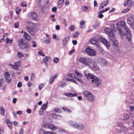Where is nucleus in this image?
Wrapping results in <instances>:
<instances>
[{
	"label": "nucleus",
	"mask_w": 134,
	"mask_h": 134,
	"mask_svg": "<svg viewBox=\"0 0 134 134\" xmlns=\"http://www.w3.org/2000/svg\"><path fill=\"white\" fill-rule=\"evenodd\" d=\"M90 42L92 44L96 45L97 48L99 46L100 43L97 39L94 38L91 40Z\"/></svg>",
	"instance_id": "obj_13"
},
{
	"label": "nucleus",
	"mask_w": 134,
	"mask_h": 134,
	"mask_svg": "<svg viewBox=\"0 0 134 134\" xmlns=\"http://www.w3.org/2000/svg\"><path fill=\"white\" fill-rule=\"evenodd\" d=\"M84 127V125L83 124L81 123H77L76 128L79 130H81L83 129Z\"/></svg>",
	"instance_id": "obj_19"
},
{
	"label": "nucleus",
	"mask_w": 134,
	"mask_h": 134,
	"mask_svg": "<svg viewBox=\"0 0 134 134\" xmlns=\"http://www.w3.org/2000/svg\"><path fill=\"white\" fill-rule=\"evenodd\" d=\"M84 95L88 98V100L92 102L94 101L95 98L94 95L91 92L87 91H85L84 93Z\"/></svg>",
	"instance_id": "obj_7"
},
{
	"label": "nucleus",
	"mask_w": 134,
	"mask_h": 134,
	"mask_svg": "<svg viewBox=\"0 0 134 134\" xmlns=\"http://www.w3.org/2000/svg\"><path fill=\"white\" fill-rule=\"evenodd\" d=\"M1 114L2 115H4L5 114V109L3 107H0Z\"/></svg>",
	"instance_id": "obj_32"
},
{
	"label": "nucleus",
	"mask_w": 134,
	"mask_h": 134,
	"mask_svg": "<svg viewBox=\"0 0 134 134\" xmlns=\"http://www.w3.org/2000/svg\"><path fill=\"white\" fill-rule=\"evenodd\" d=\"M130 10V9L129 8H127L126 9H125V10H123L122 12V13H125L128 12Z\"/></svg>",
	"instance_id": "obj_50"
},
{
	"label": "nucleus",
	"mask_w": 134,
	"mask_h": 134,
	"mask_svg": "<svg viewBox=\"0 0 134 134\" xmlns=\"http://www.w3.org/2000/svg\"><path fill=\"white\" fill-rule=\"evenodd\" d=\"M44 110H43V109H40V110L39 111V114L40 115H42L43 113V111Z\"/></svg>",
	"instance_id": "obj_56"
},
{
	"label": "nucleus",
	"mask_w": 134,
	"mask_h": 134,
	"mask_svg": "<svg viewBox=\"0 0 134 134\" xmlns=\"http://www.w3.org/2000/svg\"><path fill=\"white\" fill-rule=\"evenodd\" d=\"M32 46L33 47L36 48V42L35 41H32Z\"/></svg>",
	"instance_id": "obj_44"
},
{
	"label": "nucleus",
	"mask_w": 134,
	"mask_h": 134,
	"mask_svg": "<svg viewBox=\"0 0 134 134\" xmlns=\"http://www.w3.org/2000/svg\"><path fill=\"white\" fill-rule=\"evenodd\" d=\"M35 77V74L34 73H32L31 75V80H33Z\"/></svg>",
	"instance_id": "obj_47"
},
{
	"label": "nucleus",
	"mask_w": 134,
	"mask_h": 134,
	"mask_svg": "<svg viewBox=\"0 0 134 134\" xmlns=\"http://www.w3.org/2000/svg\"><path fill=\"white\" fill-rule=\"evenodd\" d=\"M64 94L65 96L68 97H71L73 96H77V94L76 93H65Z\"/></svg>",
	"instance_id": "obj_27"
},
{
	"label": "nucleus",
	"mask_w": 134,
	"mask_h": 134,
	"mask_svg": "<svg viewBox=\"0 0 134 134\" xmlns=\"http://www.w3.org/2000/svg\"><path fill=\"white\" fill-rule=\"evenodd\" d=\"M18 44L20 48L24 49L25 51H29L31 48L30 45L26 42L24 43L23 39L19 41Z\"/></svg>",
	"instance_id": "obj_4"
},
{
	"label": "nucleus",
	"mask_w": 134,
	"mask_h": 134,
	"mask_svg": "<svg viewBox=\"0 0 134 134\" xmlns=\"http://www.w3.org/2000/svg\"><path fill=\"white\" fill-rule=\"evenodd\" d=\"M113 44L114 46L116 47L118 46V43L116 40H113L112 41Z\"/></svg>",
	"instance_id": "obj_33"
},
{
	"label": "nucleus",
	"mask_w": 134,
	"mask_h": 134,
	"mask_svg": "<svg viewBox=\"0 0 134 134\" xmlns=\"http://www.w3.org/2000/svg\"><path fill=\"white\" fill-rule=\"evenodd\" d=\"M58 75V74H55L54 75L52 76V79L54 80L56 78L57 76Z\"/></svg>",
	"instance_id": "obj_53"
},
{
	"label": "nucleus",
	"mask_w": 134,
	"mask_h": 134,
	"mask_svg": "<svg viewBox=\"0 0 134 134\" xmlns=\"http://www.w3.org/2000/svg\"><path fill=\"white\" fill-rule=\"evenodd\" d=\"M90 67L92 68V69L95 70H97L99 69L97 65H94V63H93V65Z\"/></svg>",
	"instance_id": "obj_30"
},
{
	"label": "nucleus",
	"mask_w": 134,
	"mask_h": 134,
	"mask_svg": "<svg viewBox=\"0 0 134 134\" xmlns=\"http://www.w3.org/2000/svg\"><path fill=\"white\" fill-rule=\"evenodd\" d=\"M6 122L9 128L11 129L12 127V124L10 121L9 119H7Z\"/></svg>",
	"instance_id": "obj_25"
},
{
	"label": "nucleus",
	"mask_w": 134,
	"mask_h": 134,
	"mask_svg": "<svg viewBox=\"0 0 134 134\" xmlns=\"http://www.w3.org/2000/svg\"><path fill=\"white\" fill-rule=\"evenodd\" d=\"M111 29H110L109 28H106L104 31L106 34L112 37L114 36V32H115L116 28L113 25L111 26Z\"/></svg>",
	"instance_id": "obj_5"
},
{
	"label": "nucleus",
	"mask_w": 134,
	"mask_h": 134,
	"mask_svg": "<svg viewBox=\"0 0 134 134\" xmlns=\"http://www.w3.org/2000/svg\"><path fill=\"white\" fill-rule=\"evenodd\" d=\"M4 80L3 79H0V87H2L3 85Z\"/></svg>",
	"instance_id": "obj_37"
},
{
	"label": "nucleus",
	"mask_w": 134,
	"mask_h": 134,
	"mask_svg": "<svg viewBox=\"0 0 134 134\" xmlns=\"http://www.w3.org/2000/svg\"><path fill=\"white\" fill-rule=\"evenodd\" d=\"M49 129H50L52 130L55 131L57 129V128L56 126L51 123Z\"/></svg>",
	"instance_id": "obj_29"
},
{
	"label": "nucleus",
	"mask_w": 134,
	"mask_h": 134,
	"mask_svg": "<svg viewBox=\"0 0 134 134\" xmlns=\"http://www.w3.org/2000/svg\"><path fill=\"white\" fill-rule=\"evenodd\" d=\"M54 111L56 113H59L60 111V110L58 108H55L54 109Z\"/></svg>",
	"instance_id": "obj_40"
},
{
	"label": "nucleus",
	"mask_w": 134,
	"mask_h": 134,
	"mask_svg": "<svg viewBox=\"0 0 134 134\" xmlns=\"http://www.w3.org/2000/svg\"><path fill=\"white\" fill-rule=\"evenodd\" d=\"M75 50L74 49H73L72 50L70 51L69 53V55H71L73 53L75 52Z\"/></svg>",
	"instance_id": "obj_59"
},
{
	"label": "nucleus",
	"mask_w": 134,
	"mask_h": 134,
	"mask_svg": "<svg viewBox=\"0 0 134 134\" xmlns=\"http://www.w3.org/2000/svg\"><path fill=\"white\" fill-rule=\"evenodd\" d=\"M75 73L76 75L79 76L81 77L82 76V74H81L79 72H77L76 71H75Z\"/></svg>",
	"instance_id": "obj_48"
},
{
	"label": "nucleus",
	"mask_w": 134,
	"mask_h": 134,
	"mask_svg": "<svg viewBox=\"0 0 134 134\" xmlns=\"http://www.w3.org/2000/svg\"><path fill=\"white\" fill-rule=\"evenodd\" d=\"M78 32H76L73 34L72 36L74 38L78 36Z\"/></svg>",
	"instance_id": "obj_54"
},
{
	"label": "nucleus",
	"mask_w": 134,
	"mask_h": 134,
	"mask_svg": "<svg viewBox=\"0 0 134 134\" xmlns=\"http://www.w3.org/2000/svg\"><path fill=\"white\" fill-rule=\"evenodd\" d=\"M51 116L54 119H60L61 118V116L54 113L52 114Z\"/></svg>",
	"instance_id": "obj_21"
},
{
	"label": "nucleus",
	"mask_w": 134,
	"mask_h": 134,
	"mask_svg": "<svg viewBox=\"0 0 134 134\" xmlns=\"http://www.w3.org/2000/svg\"><path fill=\"white\" fill-rule=\"evenodd\" d=\"M24 37L26 40H29L30 39V36L27 33L24 32L23 35Z\"/></svg>",
	"instance_id": "obj_22"
},
{
	"label": "nucleus",
	"mask_w": 134,
	"mask_h": 134,
	"mask_svg": "<svg viewBox=\"0 0 134 134\" xmlns=\"http://www.w3.org/2000/svg\"><path fill=\"white\" fill-rule=\"evenodd\" d=\"M76 80H75V79H73V78H72V79L71 82H73L76 84H77V82H76Z\"/></svg>",
	"instance_id": "obj_60"
},
{
	"label": "nucleus",
	"mask_w": 134,
	"mask_h": 134,
	"mask_svg": "<svg viewBox=\"0 0 134 134\" xmlns=\"http://www.w3.org/2000/svg\"><path fill=\"white\" fill-rule=\"evenodd\" d=\"M51 41V39L50 38H48L47 40L44 41V42L46 44H49Z\"/></svg>",
	"instance_id": "obj_43"
},
{
	"label": "nucleus",
	"mask_w": 134,
	"mask_h": 134,
	"mask_svg": "<svg viewBox=\"0 0 134 134\" xmlns=\"http://www.w3.org/2000/svg\"><path fill=\"white\" fill-rule=\"evenodd\" d=\"M120 25L122 26L123 28H124L126 26V23L125 22L123 21H121L120 23H118L116 26V27L118 29L119 31L121 34L123 35L122 33V31H121L120 29H119V27L120 26Z\"/></svg>",
	"instance_id": "obj_11"
},
{
	"label": "nucleus",
	"mask_w": 134,
	"mask_h": 134,
	"mask_svg": "<svg viewBox=\"0 0 134 134\" xmlns=\"http://www.w3.org/2000/svg\"><path fill=\"white\" fill-rule=\"evenodd\" d=\"M48 104V102L47 101L46 103L42 104L41 109H42L43 110H46Z\"/></svg>",
	"instance_id": "obj_28"
},
{
	"label": "nucleus",
	"mask_w": 134,
	"mask_h": 134,
	"mask_svg": "<svg viewBox=\"0 0 134 134\" xmlns=\"http://www.w3.org/2000/svg\"><path fill=\"white\" fill-rule=\"evenodd\" d=\"M86 22L85 21L82 20L81 21L80 23V28L82 29L84 27Z\"/></svg>",
	"instance_id": "obj_26"
},
{
	"label": "nucleus",
	"mask_w": 134,
	"mask_h": 134,
	"mask_svg": "<svg viewBox=\"0 0 134 134\" xmlns=\"http://www.w3.org/2000/svg\"><path fill=\"white\" fill-rule=\"evenodd\" d=\"M108 63L105 59H101V66H104L107 65Z\"/></svg>",
	"instance_id": "obj_23"
},
{
	"label": "nucleus",
	"mask_w": 134,
	"mask_h": 134,
	"mask_svg": "<svg viewBox=\"0 0 134 134\" xmlns=\"http://www.w3.org/2000/svg\"><path fill=\"white\" fill-rule=\"evenodd\" d=\"M5 77L6 81L8 83L11 82V78L10 77L9 73L8 72H6L5 73Z\"/></svg>",
	"instance_id": "obj_14"
},
{
	"label": "nucleus",
	"mask_w": 134,
	"mask_h": 134,
	"mask_svg": "<svg viewBox=\"0 0 134 134\" xmlns=\"http://www.w3.org/2000/svg\"><path fill=\"white\" fill-rule=\"evenodd\" d=\"M64 2V0H59L58 2V6L59 8L62 6V3Z\"/></svg>",
	"instance_id": "obj_31"
},
{
	"label": "nucleus",
	"mask_w": 134,
	"mask_h": 134,
	"mask_svg": "<svg viewBox=\"0 0 134 134\" xmlns=\"http://www.w3.org/2000/svg\"><path fill=\"white\" fill-rule=\"evenodd\" d=\"M74 26L73 25H71L70 26L69 29L71 31H73L74 29Z\"/></svg>",
	"instance_id": "obj_55"
},
{
	"label": "nucleus",
	"mask_w": 134,
	"mask_h": 134,
	"mask_svg": "<svg viewBox=\"0 0 134 134\" xmlns=\"http://www.w3.org/2000/svg\"><path fill=\"white\" fill-rule=\"evenodd\" d=\"M21 63L20 61H18V62L15 63L14 65H13L12 67L13 69L16 70H18L20 65Z\"/></svg>",
	"instance_id": "obj_17"
},
{
	"label": "nucleus",
	"mask_w": 134,
	"mask_h": 134,
	"mask_svg": "<svg viewBox=\"0 0 134 134\" xmlns=\"http://www.w3.org/2000/svg\"><path fill=\"white\" fill-rule=\"evenodd\" d=\"M83 10L84 12H86L87 9V7L86 6H83Z\"/></svg>",
	"instance_id": "obj_58"
},
{
	"label": "nucleus",
	"mask_w": 134,
	"mask_h": 134,
	"mask_svg": "<svg viewBox=\"0 0 134 134\" xmlns=\"http://www.w3.org/2000/svg\"><path fill=\"white\" fill-rule=\"evenodd\" d=\"M51 124V123H46L44 124V127L46 128L49 129L50 126Z\"/></svg>",
	"instance_id": "obj_35"
},
{
	"label": "nucleus",
	"mask_w": 134,
	"mask_h": 134,
	"mask_svg": "<svg viewBox=\"0 0 134 134\" xmlns=\"http://www.w3.org/2000/svg\"><path fill=\"white\" fill-rule=\"evenodd\" d=\"M85 51L88 55L91 56H94L96 54V52L94 50L88 47L86 48Z\"/></svg>",
	"instance_id": "obj_10"
},
{
	"label": "nucleus",
	"mask_w": 134,
	"mask_h": 134,
	"mask_svg": "<svg viewBox=\"0 0 134 134\" xmlns=\"http://www.w3.org/2000/svg\"><path fill=\"white\" fill-rule=\"evenodd\" d=\"M38 55L42 56H44L45 55L44 53L41 51H38Z\"/></svg>",
	"instance_id": "obj_45"
},
{
	"label": "nucleus",
	"mask_w": 134,
	"mask_h": 134,
	"mask_svg": "<svg viewBox=\"0 0 134 134\" xmlns=\"http://www.w3.org/2000/svg\"><path fill=\"white\" fill-rule=\"evenodd\" d=\"M51 58L50 57L48 56H45L44 59H43V62L44 64L47 66L48 64L49 61H51Z\"/></svg>",
	"instance_id": "obj_16"
},
{
	"label": "nucleus",
	"mask_w": 134,
	"mask_h": 134,
	"mask_svg": "<svg viewBox=\"0 0 134 134\" xmlns=\"http://www.w3.org/2000/svg\"><path fill=\"white\" fill-rule=\"evenodd\" d=\"M29 27H27L26 28L28 32L31 35H34L36 31L35 29V24L31 21L28 22Z\"/></svg>",
	"instance_id": "obj_2"
},
{
	"label": "nucleus",
	"mask_w": 134,
	"mask_h": 134,
	"mask_svg": "<svg viewBox=\"0 0 134 134\" xmlns=\"http://www.w3.org/2000/svg\"><path fill=\"white\" fill-rule=\"evenodd\" d=\"M44 85L42 83L40 84L39 86V89L40 90H41L43 87Z\"/></svg>",
	"instance_id": "obj_51"
},
{
	"label": "nucleus",
	"mask_w": 134,
	"mask_h": 134,
	"mask_svg": "<svg viewBox=\"0 0 134 134\" xmlns=\"http://www.w3.org/2000/svg\"><path fill=\"white\" fill-rule=\"evenodd\" d=\"M100 25V22L98 20H97L95 22L93 26V28L94 29H97Z\"/></svg>",
	"instance_id": "obj_20"
},
{
	"label": "nucleus",
	"mask_w": 134,
	"mask_h": 134,
	"mask_svg": "<svg viewBox=\"0 0 134 134\" xmlns=\"http://www.w3.org/2000/svg\"><path fill=\"white\" fill-rule=\"evenodd\" d=\"M12 40H10L9 38H6V43H12Z\"/></svg>",
	"instance_id": "obj_42"
},
{
	"label": "nucleus",
	"mask_w": 134,
	"mask_h": 134,
	"mask_svg": "<svg viewBox=\"0 0 134 134\" xmlns=\"http://www.w3.org/2000/svg\"><path fill=\"white\" fill-rule=\"evenodd\" d=\"M17 55L20 58L24 56V55L20 52H18Z\"/></svg>",
	"instance_id": "obj_41"
},
{
	"label": "nucleus",
	"mask_w": 134,
	"mask_h": 134,
	"mask_svg": "<svg viewBox=\"0 0 134 134\" xmlns=\"http://www.w3.org/2000/svg\"><path fill=\"white\" fill-rule=\"evenodd\" d=\"M57 10V8L56 7H54L52 9V11L53 12H55Z\"/></svg>",
	"instance_id": "obj_64"
},
{
	"label": "nucleus",
	"mask_w": 134,
	"mask_h": 134,
	"mask_svg": "<svg viewBox=\"0 0 134 134\" xmlns=\"http://www.w3.org/2000/svg\"><path fill=\"white\" fill-rule=\"evenodd\" d=\"M59 61V59L57 57H55L54 58L53 61L55 63H57Z\"/></svg>",
	"instance_id": "obj_49"
},
{
	"label": "nucleus",
	"mask_w": 134,
	"mask_h": 134,
	"mask_svg": "<svg viewBox=\"0 0 134 134\" xmlns=\"http://www.w3.org/2000/svg\"><path fill=\"white\" fill-rule=\"evenodd\" d=\"M17 86L19 87H21L22 86L21 83V82H19L17 84Z\"/></svg>",
	"instance_id": "obj_61"
},
{
	"label": "nucleus",
	"mask_w": 134,
	"mask_h": 134,
	"mask_svg": "<svg viewBox=\"0 0 134 134\" xmlns=\"http://www.w3.org/2000/svg\"><path fill=\"white\" fill-rule=\"evenodd\" d=\"M127 22L132 29H134V18L133 15L131 14L127 17Z\"/></svg>",
	"instance_id": "obj_6"
},
{
	"label": "nucleus",
	"mask_w": 134,
	"mask_h": 134,
	"mask_svg": "<svg viewBox=\"0 0 134 134\" xmlns=\"http://www.w3.org/2000/svg\"><path fill=\"white\" fill-rule=\"evenodd\" d=\"M87 78L88 79H92L90 82L93 83V85H95L97 86H98L100 83L97 77L94 76L92 74L89 73L87 75Z\"/></svg>",
	"instance_id": "obj_3"
},
{
	"label": "nucleus",
	"mask_w": 134,
	"mask_h": 134,
	"mask_svg": "<svg viewBox=\"0 0 134 134\" xmlns=\"http://www.w3.org/2000/svg\"><path fill=\"white\" fill-rule=\"evenodd\" d=\"M68 76L69 77H70L71 79H75V77H76L75 76V75L73 74H69L68 75Z\"/></svg>",
	"instance_id": "obj_34"
},
{
	"label": "nucleus",
	"mask_w": 134,
	"mask_h": 134,
	"mask_svg": "<svg viewBox=\"0 0 134 134\" xmlns=\"http://www.w3.org/2000/svg\"><path fill=\"white\" fill-rule=\"evenodd\" d=\"M110 9V8L109 7H108L104 9L103 10H101V13H103L106 11H107Z\"/></svg>",
	"instance_id": "obj_46"
},
{
	"label": "nucleus",
	"mask_w": 134,
	"mask_h": 134,
	"mask_svg": "<svg viewBox=\"0 0 134 134\" xmlns=\"http://www.w3.org/2000/svg\"><path fill=\"white\" fill-rule=\"evenodd\" d=\"M79 61L83 64L89 66H91L94 63V61L90 58H85L81 57L79 59Z\"/></svg>",
	"instance_id": "obj_1"
},
{
	"label": "nucleus",
	"mask_w": 134,
	"mask_h": 134,
	"mask_svg": "<svg viewBox=\"0 0 134 134\" xmlns=\"http://www.w3.org/2000/svg\"><path fill=\"white\" fill-rule=\"evenodd\" d=\"M69 124L71 126L75 128H76L77 123L73 121L70 120L68 121Z\"/></svg>",
	"instance_id": "obj_18"
},
{
	"label": "nucleus",
	"mask_w": 134,
	"mask_h": 134,
	"mask_svg": "<svg viewBox=\"0 0 134 134\" xmlns=\"http://www.w3.org/2000/svg\"><path fill=\"white\" fill-rule=\"evenodd\" d=\"M21 5L22 7H26L27 6V4H26L25 3L23 2L21 3Z\"/></svg>",
	"instance_id": "obj_52"
},
{
	"label": "nucleus",
	"mask_w": 134,
	"mask_h": 134,
	"mask_svg": "<svg viewBox=\"0 0 134 134\" xmlns=\"http://www.w3.org/2000/svg\"><path fill=\"white\" fill-rule=\"evenodd\" d=\"M75 80L81 83H83V81H82L81 79H79L77 77H75Z\"/></svg>",
	"instance_id": "obj_38"
},
{
	"label": "nucleus",
	"mask_w": 134,
	"mask_h": 134,
	"mask_svg": "<svg viewBox=\"0 0 134 134\" xmlns=\"http://www.w3.org/2000/svg\"><path fill=\"white\" fill-rule=\"evenodd\" d=\"M124 4L125 7L130 9L132 5L134 4V2L132 1L128 0L125 2Z\"/></svg>",
	"instance_id": "obj_9"
},
{
	"label": "nucleus",
	"mask_w": 134,
	"mask_h": 134,
	"mask_svg": "<svg viewBox=\"0 0 134 134\" xmlns=\"http://www.w3.org/2000/svg\"><path fill=\"white\" fill-rule=\"evenodd\" d=\"M101 42H102L108 48L110 47L109 42L105 39L101 37Z\"/></svg>",
	"instance_id": "obj_12"
},
{
	"label": "nucleus",
	"mask_w": 134,
	"mask_h": 134,
	"mask_svg": "<svg viewBox=\"0 0 134 134\" xmlns=\"http://www.w3.org/2000/svg\"><path fill=\"white\" fill-rule=\"evenodd\" d=\"M94 6L97 7L98 6L97 1H94Z\"/></svg>",
	"instance_id": "obj_62"
},
{
	"label": "nucleus",
	"mask_w": 134,
	"mask_h": 134,
	"mask_svg": "<svg viewBox=\"0 0 134 134\" xmlns=\"http://www.w3.org/2000/svg\"><path fill=\"white\" fill-rule=\"evenodd\" d=\"M19 24V23L18 22H17V23L15 24H14L15 27V28H17L18 27Z\"/></svg>",
	"instance_id": "obj_63"
},
{
	"label": "nucleus",
	"mask_w": 134,
	"mask_h": 134,
	"mask_svg": "<svg viewBox=\"0 0 134 134\" xmlns=\"http://www.w3.org/2000/svg\"><path fill=\"white\" fill-rule=\"evenodd\" d=\"M126 36L127 37L128 41L130 42H131V35L130 32H128L126 34Z\"/></svg>",
	"instance_id": "obj_24"
},
{
	"label": "nucleus",
	"mask_w": 134,
	"mask_h": 134,
	"mask_svg": "<svg viewBox=\"0 0 134 134\" xmlns=\"http://www.w3.org/2000/svg\"><path fill=\"white\" fill-rule=\"evenodd\" d=\"M109 2L108 1H103L102 2L101 5H104L105 7L108 3Z\"/></svg>",
	"instance_id": "obj_39"
},
{
	"label": "nucleus",
	"mask_w": 134,
	"mask_h": 134,
	"mask_svg": "<svg viewBox=\"0 0 134 134\" xmlns=\"http://www.w3.org/2000/svg\"><path fill=\"white\" fill-rule=\"evenodd\" d=\"M62 109L65 111L66 112L71 113V111L70 110H69L67 108L63 107L62 108Z\"/></svg>",
	"instance_id": "obj_36"
},
{
	"label": "nucleus",
	"mask_w": 134,
	"mask_h": 134,
	"mask_svg": "<svg viewBox=\"0 0 134 134\" xmlns=\"http://www.w3.org/2000/svg\"><path fill=\"white\" fill-rule=\"evenodd\" d=\"M70 38V37L67 36L64 38L63 40V45L64 46H65L68 43V42Z\"/></svg>",
	"instance_id": "obj_15"
},
{
	"label": "nucleus",
	"mask_w": 134,
	"mask_h": 134,
	"mask_svg": "<svg viewBox=\"0 0 134 134\" xmlns=\"http://www.w3.org/2000/svg\"><path fill=\"white\" fill-rule=\"evenodd\" d=\"M28 17L30 18H31L34 20H35L38 18L37 14L35 12H32L29 13L28 14Z\"/></svg>",
	"instance_id": "obj_8"
},
{
	"label": "nucleus",
	"mask_w": 134,
	"mask_h": 134,
	"mask_svg": "<svg viewBox=\"0 0 134 134\" xmlns=\"http://www.w3.org/2000/svg\"><path fill=\"white\" fill-rule=\"evenodd\" d=\"M124 28L125 30L127 33L130 32V30L127 28L126 26Z\"/></svg>",
	"instance_id": "obj_57"
}]
</instances>
